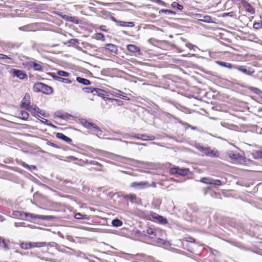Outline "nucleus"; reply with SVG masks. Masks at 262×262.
Wrapping results in <instances>:
<instances>
[{
  "label": "nucleus",
  "mask_w": 262,
  "mask_h": 262,
  "mask_svg": "<svg viewBox=\"0 0 262 262\" xmlns=\"http://www.w3.org/2000/svg\"><path fill=\"white\" fill-rule=\"evenodd\" d=\"M33 91L36 93H41L46 95H51L53 93V89L51 86L40 82L34 84Z\"/></svg>",
  "instance_id": "f257e3e1"
},
{
  "label": "nucleus",
  "mask_w": 262,
  "mask_h": 262,
  "mask_svg": "<svg viewBox=\"0 0 262 262\" xmlns=\"http://www.w3.org/2000/svg\"><path fill=\"white\" fill-rule=\"evenodd\" d=\"M13 215L17 218H20L23 220H25L26 219H28V217H30L31 219H38L40 220H47L48 219V216L42 215H37L35 214L32 213H27L20 211H14L13 213Z\"/></svg>",
  "instance_id": "f03ea898"
},
{
  "label": "nucleus",
  "mask_w": 262,
  "mask_h": 262,
  "mask_svg": "<svg viewBox=\"0 0 262 262\" xmlns=\"http://www.w3.org/2000/svg\"><path fill=\"white\" fill-rule=\"evenodd\" d=\"M195 147L203 154L210 157H218L219 152L215 149H211L210 147H204L199 144L195 145Z\"/></svg>",
  "instance_id": "7ed1b4c3"
},
{
  "label": "nucleus",
  "mask_w": 262,
  "mask_h": 262,
  "mask_svg": "<svg viewBox=\"0 0 262 262\" xmlns=\"http://www.w3.org/2000/svg\"><path fill=\"white\" fill-rule=\"evenodd\" d=\"M23 65L25 68L30 70L33 69L35 71L41 72L43 71L42 66L38 62L30 60L23 63Z\"/></svg>",
  "instance_id": "20e7f679"
},
{
  "label": "nucleus",
  "mask_w": 262,
  "mask_h": 262,
  "mask_svg": "<svg viewBox=\"0 0 262 262\" xmlns=\"http://www.w3.org/2000/svg\"><path fill=\"white\" fill-rule=\"evenodd\" d=\"M80 122L84 127L88 129H94L96 131H101V129L96 124L90 122L85 119L82 118L80 119Z\"/></svg>",
  "instance_id": "39448f33"
},
{
  "label": "nucleus",
  "mask_w": 262,
  "mask_h": 262,
  "mask_svg": "<svg viewBox=\"0 0 262 262\" xmlns=\"http://www.w3.org/2000/svg\"><path fill=\"white\" fill-rule=\"evenodd\" d=\"M73 116L62 110H58L54 114V118L55 119H61L65 120H70L73 118Z\"/></svg>",
  "instance_id": "423d86ee"
},
{
  "label": "nucleus",
  "mask_w": 262,
  "mask_h": 262,
  "mask_svg": "<svg viewBox=\"0 0 262 262\" xmlns=\"http://www.w3.org/2000/svg\"><path fill=\"white\" fill-rule=\"evenodd\" d=\"M31 96L29 93H25L24 97H23L21 104L20 106L21 108H25L26 110H27L29 108L31 105Z\"/></svg>",
  "instance_id": "0eeeda50"
},
{
  "label": "nucleus",
  "mask_w": 262,
  "mask_h": 262,
  "mask_svg": "<svg viewBox=\"0 0 262 262\" xmlns=\"http://www.w3.org/2000/svg\"><path fill=\"white\" fill-rule=\"evenodd\" d=\"M11 73L12 74L13 77H17L19 78L20 80H24L27 78L28 76L26 72H25L24 71L16 69H12L11 70Z\"/></svg>",
  "instance_id": "6e6552de"
},
{
  "label": "nucleus",
  "mask_w": 262,
  "mask_h": 262,
  "mask_svg": "<svg viewBox=\"0 0 262 262\" xmlns=\"http://www.w3.org/2000/svg\"><path fill=\"white\" fill-rule=\"evenodd\" d=\"M170 172L171 174H178L180 176H185L188 174L189 172V170L188 168L173 167L170 169Z\"/></svg>",
  "instance_id": "1a4fd4ad"
},
{
  "label": "nucleus",
  "mask_w": 262,
  "mask_h": 262,
  "mask_svg": "<svg viewBox=\"0 0 262 262\" xmlns=\"http://www.w3.org/2000/svg\"><path fill=\"white\" fill-rule=\"evenodd\" d=\"M130 186L136 189H143L149 187L148 182L147 181L135 182L131 184Z\"/></svg>",
  "instance_id": "9d476101"
},
{
  "label": "nucleus",
  "mask_w": 262,
  "mask_h": 262,
  "mask_svg": "<svg viewBox=\"0 0 262 262\" xmlns=\"http://www.w3.org/2000/svg\"><path fill=\"white\" fill-rule=\"evenodd\" d=\"M151 217L155 220V221L162 224H166L167 223V220L166 218H164L162 216L159 215L158 214L151 212L150 213Z\"/></svg>",
  "instance_id": "9b49d317"
},
{
  "label": "nucleus",
  "mask_w": 262,
  "mask_h": 262,
  "mask_svg": "<svg viewBox=\"0 0 262 262\" xmlns=\"http://www.w3.org/2000/svg\"><path fill=\"white\" fill-rule=\"evenodd\" d=\"M27 110L29 111L33 115L35 116H38L39 117H40V115H42L43 116H46L45 113H42L40 109L36 106L33 107L32 105Z\"/></svg>",
  "instance_id": "f8f14e48"
},
{
  "label": "nucleus",
  "mask_w": 262,
  "mask_h": 262,
  "mask_svg": "<svg viewBox=\"0 0 262 262\" xmlns=\"http://www.w3.org/2000/svg\"><path fill=\"white\" fill-rule=\"evenodd\" d=\"M133 136L137 139L145 141L152 140L155 139V137L153 136H148L143 134H135Z\"/></svg>",
  "instance_id": "ddd939ff"
},
{
  "label": "nucleus",
  "mask_w": 262,
  "mask_h": 262,
  "mask_svg": "<svg viewBox=\"0 0 262 262\" xmlns=\"http://www.w3.org/2000/svg\"><path fill=\"white\" fill-rule=\"evenodd\" d=\"M127 49L131 53H133V54H140V48L135 45H132V44H130V45H128L127 46Z\"/></svg>",
  "instance_id": "4468645a"
},
{
  "label": "nucleus",
  "mask_w": 262,
  "mask_h": 262,
  "mask_svg": "<svg viewBox=\"0 0 262 262\" xmlns=\"http://www.w3.org/2000/svg\"><path fill=\"white\" fill-rule=\"evenodd\" d=\"M242 4L245 7L246 11L249 12L251 14L255 13V11L254 8L249 3H247L244 0V2L243 3H242Z\"/></svg>",
  "instance_id": "2eb2a0df"
},
{
  "label": "nucleus",
  "mask_w": 262,
  "mask_h": 262,
  "mask_svg": "<svg viewBox=\"0 0 262 262\" xmlns=\"http://www.w3.org/2000/svg\"><path fill=\"white\" fill-rule=\"evenodd\" d=\"M179 124L181 126L182 129H184L185 130H188V129L195 130L197 129L195 126H191L186 122H183L180 121L179 122Z\"/></svg>",
  "instance_id": "dca6fc26"
},
{
  "label": "nucleus",
  "mask_w": 262,
  "mask_h": 262,
  "mask_svg": "<svg viewBox=\"0 0 262 262\" xmlns=\"http://www.w3.org/2000/svg\"><path fill=\"white\" fill-rule=\"evenodd\" d=\"M215 63L222 67H225L228 68L229 69H231L234 68V66H233L231 63L228 62H225L222 61L217 60L215 61Z\"/></svg>",
  "instance_id": "f3484780"
},
{
  "label": "nucleus",
  "mask_w": 262,
  "mask_h": 262,
  "mask_svg": "<svg viewBox=\"0 0 262 262\" xmlns=\"http://www.w3.org/2000/svg\"><path fill=\"white\" fill-rule=\"evenodd\" d=\"M234 68L237 69L239 71H240V72H242V73H243L244 74H246L247 75H251V74H252L254 72V71L250 72V71L247 70L245 68V67L243 66H234Z\"/></svg>",
  "instance_id": "a211bd4d"
},
{
  "label": "nucleus",
  "mask_w": 262,
  "mask_h": 262,
  "mask_svg": "<svg viewBox=\"0 0 262 262\" xmlns=\"http://www.w3.org/2000/svg\"><path fill=\"white\" fill-rule=\"evenodd\" d=\"M105 49L113 53H117L118 51L117 46L111 43L106 45Z\"/></svg>",
  "instance_id": "6ab92c4d"
},
{
  "label": "nucleus",
  "mask_w": 262,
  "mask_h": 262,
  "mask_svg": "<svg viewBox=\"0 0 262 262\" xmlns=\"http://www.w3.org/2000/svg\"><path fill=\"white\" fill-rule=\"evenodd\" d=\"M114 20L118 23L119 26H121V27H134V22L133 21H130V22H125V21H117V20L114 19Z\"/></svg>",
  "instance_id": "aec40b11"
},
{
  "label": "nucleus",
  "mask_w": 262,
  "mask_h": 262,
  "mask_svg": "<svg viewBox=\"0 0 262 262\" xmlns=\"http://www.w3.org/2000/svg\"><path fill=\"white\" fill-rule=\"evenodd\" d=\"M65 20L77 24L79 23L78 19L74 16H69L68 15H64L62 17Z\"/></svg>",
  "instance_id": "412c9836"
},
{
  "label": "nucleus",
  "mask_w": 262,
  "mask_h": 262,
  "mask_svg": "<svg viewBox=\"0 0 262 262\" xmlns=\"http://www.w3.org/2000/svg\"><path fill=\"white\" fill-rule=\"evenodd\" d=\"M56 137L58 138L62 139L63 140L69 143L71 142L72 141V140L70 138L67 137L62 133H57L56 134Z\"/></svg>",
  "instance_id": "4be33fe9"
},
{
  "label": "nucleus",
  "mask_w": 262,
  "mask_h": 262,
  "mask_svg": "<svg viewBox=\"0 0 262 262\" xmlns=\"http://www.w3.org/2000/svg\"><path fill=\"white\" fill-rule=\"evenodd\" d=\"M46 245V242H31V249L35 247H42Z\"/></svg>",
  "instance_id": "5701e85b"
},
{
  "label": "nucleus",
  "mask_w": 262,
  "mask_h": 262,
  "mask_svg": "<svg viewBox=\"0 0 262 262\" xmlns=\"http://www.w3.org/2000/svg\"><path fill=\"white\" fill-rule=\"evenodd\" d=\"M76 80L80 83H82L85 85H88L91 84V82L89 80L83 78L78 77L76 78Z\"/></svg>",
  "instance_id": "b1692460"
},
{
  "label": "nucleus",
  "mask_w": 262,
  "mask_h": 262,
  "mask_svg": "<svg viewBox=\"0 0 262 262\" xmlns=\"http://www.w3.org/2000/svg\"><path fill=\"white\" fill-rule=\"evenodd\" d=\"M19 117L23 120H27L29 116V114L26 111H21L18 113Z\"/></svg>",
  "instance_id": "393cba45"
},
{
  "label": "nucleus",
  "mask_w": 262,
  "mask_h": 262,
  "mask_svg": "<svg viewBox=\"0 0 262 262\" xmlns=\"http://www.w3.org/2000/svg\"><path fill=\"white\" fill-rule=\"evenodd\" d=\"M228 155L231 158L233 159L237 160L239 158V154L237 152H234L232 151H228Z\"/></svg>",
  "instance_id": "a878e982"
},
{
  "label": "nucleus",
  "mask_w": 262,
  "mask_h": 262,
  "mask_svg": "<svg viewBox=\"0 0 262 262\" xmlns=\"http://www.w3.org/2000/svg\"><path fill=\"white\" fill-rule=\"evenodd\" d=\"M123 198L129 200L132 202H134L136 200V196L135 194H126L123 196Z\"/></svg>",
  "instance_id": "bb28decb"
},
{
  "label": "nucleus",
  "mask_w": 262,
  "mask_h": 262,
  "mask_svg": "<svg viewBox=\"0 0 262 262\" xmlns=\"http://www.w3.org/2000/svg\"><path fill=\"white\" fill-rule=\"evenodd\" d=\"M112 224L114 227H120L122 225L123 223L121 220L116 219L112 221Z\"/></svg>",
  "instance_id": "cd10ccee"
},
{
  "label": "nucleus",
  "mask_w": 262,
  "mask_h": 262,
  "mask_svg": "<svg viewBox=\"0 0 262 262\" xmlns=\"http://www.w3.org/2000/svg\"><path fill=\"white\" fill-rule=\"evenodd\" d=\"M83 90L86 93H93L94 92H98V91H100L101 90L99 89H96V88H94L89 87V88H84Z\"/></svg>",
  "instance_id": "c85d7f7f"
},
{
  "label": "nucleus",
  "mask_w": 262,
  "mask_h": 262,
  "mask_svg": "<svg viewBox=\"0 0 262 262\" xmlns=\"http://www.w3.org/2000/svg\"><path fill=\"white\" fill-rule=\"evenodd\" d=\"M171 7L173 8H176L179 10H182L183 9V6L176 2H174L171 4Z\"/></svg>",
  "instance_id": "c756f323"
},
{
  "label": "nucleus",
  "mask_w": 262,
  "mask_h": 262,
  "mask_svg": "<svg viewBox=\"0 0 262 262\" xmlns=\"http://www.w3.org/2000/svg\"><path fill=\"white\" fill-rule=\"evenodd\" d=\"M146 233H147V235H152L155 237V238H157L156 231V230H154V229L150 228H148L146 231Z\"/></svg>",
  "instance_id": "7c9ffc66"
},
{
  "label": "nucleus",
  "mask_w": 262,
  "mask_h": 262,
  "mask_svg": "<svg viewBox=\"0 0 262 262\" xmlns=\"http://www.w3.org/2000/svg\"><path fill=\"white\" fill-rule=\"evenodd\" d=\"M95 38L97 40H100L102 41H104L105 40V36L104 35L101 33H96L95 34Z\"/></svg>",
  "instance_id": "2f4dec72"
},
{
  "label": "nucleus",
  "mask_w": 262,
  "mask_h": 262,
  "mask_svg": "<svg viewBox=\"0 0 262 262\" xmlns=\"http://www.w3.org/2000/svg\"><path fill=\"white\" fill-rule=\"evenodd\" d=\"M21 248L25 250L31 249V242L23 243L21 244Z\"/></svg>",
  "instance_id": "473e14b6"
},
{
  "label": "nucleus",
  "mask_w": 262,
  "mask_h": 262,
  "mask_svg": "<svg viewBox=\"0 0 262 262\" xmlns=\"http://www.w3.org/2000/svg\"><path fill=\"white\" fill-rule=\"evenodd\" d=\"M200 20L202 21L208 23H211L212 21V18L211 17V16H208V15L204 16L203 18L200 19Z\"/></svg>",
  "instance_id": "72a5a7b5"
},
{
  "label": "nucleus",
  "mask_w": 262,
  "mask_h": 262,
  "mask_svg": "<svg viewBox=\"0 0 262 262\" xmlns=\"http://www.w3.org/2000/svg\"><path fill=\"white\" fill-rule=\"evenodd\" d=\"M57 81L65 83H71L72 82V81L69 79L62 78L60 76L59 78H57Z\"/></svg>",
  "instance_id": "f704fd0d"
},
{
  "label": "nucleus",
  "mask_w": 262,
  "mask_h": 262,
  "mask_svg": "<svg viewBox=\"0 0 262 262\" xmlns=\"http://www.w3.org/2000/svg\"><path fill=\"white\" fill-rule=\"evenodd\" d=\"M75 217L77 219H88L87 215H83L80 213H77L75 215Z\"/></svg>",
  "instance_id": "c9c22d12"
},
{
  "label": "nucleus",
  "mask_w": 262,
  "mask_h": 262,
  "mask_svg": "<svg viewBox=\"0 0 262 262\" xmlns=\"http://www.w3.org/2000/svg\"><path fill=\"white\" fill-rule=\"evenodd\" d=\"M57 74L59 75L60 76H63V77H69L70 76V73L64 71L62 70H59L57 72Z\"/></svg>",
  "instance_id": "e433bc0d"
},
{
  "label": "nucleus",
  "mask_w": 262,
  "mask_h": 262,
  "mask_svg": "<svg viewBox=\"0 0 262 262\" xmlns=\"http://www.w3.org/2000/svg\"><path fill=\"white\" fill-rule=\"evenodd\" d=\"M209 184H213L215 185H221L222 182L220 180L211 179L210 182H208Z\"/></svg>",
  "instance_id": "4c0bfd02"
},
{
  "label": "nucleus",
  "mask_w": 262,
  "mask_h": 262,
  "mask_svg": "<svg viewBox=\"0 0 262 262\" xmlns=\"http://www.w3.org/2000/svg\"><path fill=\"white\" fill-rule=\"evenodd\" d=\"M253 28L256 30H258L262 28V22H257L253 24Z\"/></svg>",
  "instance_id": "58836bf2"
},
{
  "label": "nucleus",
  "mask_w": 262,
  "mask_h": 262,
  "mask_svg": "<svg viewBox=\"0 0 262 262\" xmlns=\"http://www.w3.org/2000/svg\"><path fill=\"white\" fill-rule=\"evenodd\" d=\"M253 155L255 158H260L262 157V151H255L253 152Z\"/></svg>",
  "instance_id": "ea45409f"
},
{
  "label": "nucleus",
  "mask_w": 262,
  "mask_h": 262,
  "mask_svg": "<svg viewBox=\"0 0 262 262\" xmlns=\"http://www.w3.org/2000/svg\"><path fill=\"white\" fill-rule=\"evenodd\" d=\"M211 180V179H210L209 178H203L201 179L200 181L205 184H209V183L207 182H210Z\"/></svg>",
  "instance_id": "a19ab883"
},
{
  "label": "nucleus",
  "mask_w": 262,
  "mask_h": 262,
  "mask_svg": "<svg viewBox=\"0 0 262 262\" xmlns=\"http://www.w3.org/2000/svg\"><path fill=\"white\" fill-rule=\"evenodd\" d=\"M13 59L12 58L7 56L5 54H0V59Z\"/></svg>",
  "instance_id": "79ce46f5"
},
{
  "label": "nucleus",
  "mask_w": 262,
  "mask_h": 262,
  "mask_svg": "<svg viewBox=\"0 0 262 262\" xmlns=\"http://www.w3.org/2000/svg\"><path fill=\"white\" fill-rule=\"evenodd\" d=\"M41 122L50 125V126H51L52 127H53L54 128H56V127L53 124H52L51 123H48L49 121L47 120V119H44L43 118V120H41Z\"/></svg>",
  "instance_id": "37998d69"
},
{
  "label": "nucleus",
  "mask_w": 262,
  "mask_h": 262,
  "mask_svg": "<svg viewBox=\"0 0 262 262\" xmlns=\"http://www.w3.org/2000/svg\"><path fill=\"white\" fill-rule=\"evenodd\" d=\"M0 247L5 249L7 248L4 240L0 238Z\"/></svg>",
  "instance_id": "c03bdc74"
},
{
  "label": "nucleus",
  "mask_w": 262,
  "mask_h": 262,
  "mask_svg": "<svg viewBox=\"0 0 262 262\" xmlns=\"http://www.w3.org/2000/svg\"><path fill=\"white\" fill-rule=\"evenodd\" d=\"M46 245L45 247L47 246H50V247H56L57 244L55 242H51V243H47L46 242Z\"/></svg>",
  "instance_id": "a18cd8bd"
},
{
  "label": "nucleus",
  "mask_w": 262,
  "mask_h": 262,
  "mask_svg": "<svg viewBox=\"0 0 262 262\" xmlns=\"http://www.w3.org/2000/svg\"><path fill=\"white\" fill-rule=\"evenodd\" d=\"M19 29L21 31H27L29 30V26H24L19 27Z\"/></svg>",
  "instance_id": "49530a36"
},
{
  "label": "nucleus",
  "mask_w": 262,
  "mask_h": 262,
  "mask_svg": "<svg viewBox=\"0 0 262 262\" xmlns=\"http://www.w3.org/2000/svg\"><path fill=\"white\" fill-rule=\"evenodd\" d=\"M48 74L51 76L54 80L57 81V78H59V76L55 75L54 73H49Z\"/></svg>",
  "instance_id": "de8ad7c7"
},
{
  "label": "nucleus",
  "mask_w": 262,
  "mask_h": 262,
  "mask_svg": "<svg viewBox=\"0 0 262 262\" xmlns=\"http://www.w3.org/2000/svg\"><path fill=\"white\" fill-rule=\"evenodd\" d=\"M106 26H104V25H101L100 26V29L103 31H104V32H107V29L106 28Z\"/></svg>",
  "instance_id": "09e8293b"
},
{
  "label": "nucleus",
  "mask_w": 262,
  "mask_h": 262,
  "mask_svg": "<svg viewBox=\"0 0 262 262\" xmlns=\"http://www.w3.org/2000/svg\"><path fill=\"white\" fill-rule=\"evenodd\" d=\"M47 144H49V145L52 146V147H55V148H59V147H58V146L57 145H56V144H54L53 143L49 142Z\"/></svg>",
  "instance_id": "8fccbe9b"
},
{
  "label": "nucleus",
  "mask_w": 262,
  "mask_h": 262,
  "mask_svg": "<svg viewBox=\"0 0 262 262\" xmlns=\"http://www.w3.org/2000/svg\"><path fill=\"white\" fill-rule=\"evenodd\" d=\"M22 166L24 167H25V168H30V165H29L28 164H27L25 162H23L22 163Z\"/></svg>",
  "instance_id": "3c124183"
},
{
  "label": "nucleus",
  "mask_w": 262,
  "mask_h": 262,
  "mask_svg": "<svg viewBox=\"0 0 262 262\" xmlns=\"http://www.w3.org/2000/svg\"><path fill=\"white\" fill-rule=\"evenodd\" d=\"M78 41V40L76 39H72L70 41V42L71 43H77Z\"/></svg>",
  "instance_id": "603ef678"
},
{
  "label": "nucleus",
  "mask_w": 262,
  "mask_h": 262,
  "mask_svg": "<svg viewBox=\"0 0 262 262\" xmlns=\"http://www.w3.org/2000/svg\"><path fill=\"white\" fill-rule=\"evenodd\" d=\"M91 163L94 164V165H97V166H101V164H100L99 163L97 162H95V161H93L91 162Z\"/></svg>",
  "instance_id": "864d4df0"
},
{
  "label": "nucleus",
  "mask_w": 262,
  "mask_h": 262,
  "mask_svg": "<svg viewBox=\"0 0 262 262\" xmlns=\"http://www.w3.org/2000/svg\"><path fill=\"white\" fill-rule=\"evenodd\" d=\"M231 1H232V2H240L242 4L244 3V0H230Z\"/></svg>",
  "instance_id": "5fc2aeb1"
},
{
  "label": "nucleus",
  "mask_w": 262,
  "mask_h": 262,
  "mask_svg": "<svg viewBox=\"0 0 262 262\" xmlns=\"http://www.w3.org/2000/svg\"><path fill=\"white\" fill-rule=\"evenodd\" d=\"M28 169L31 170H32L34 169H36V167L34 165H31V166H30V168H29Z\"/></svg>",
  "instance_id": "6e6d98bb"
},
{
  "label": "nucleus",
  "mask_w": 262,
  "mask_h": 262,
  "mask_svg": "<svg viewBox=\"0 0 262 262\" xmlns=\"http://www.w3.org/2000/svg\"><path fill=\"white\" fill-rule=\"evenodd\" d=\"M231 13H232V12H230V13H224L223 16H232V14H231Z\"/></svg>",
  "instance_id": "4d7b16f0"
},
{
  "label": "nucleus",
  "mask_w": 262,
  "mask_h": 262,
  "mask_svg": "<svg viewBox=\"0 0 262 262\" xmlns=\"http://www.w3.org/2000/svg\"><path fill=\"white\" fill-rule=\"evenodd\" d=\"M31 255L32 256H36V257H39V256H38V254H35V253H32V252H31Z\"/></svg>",
  "instance_id": "13d9d810"
},
{
  "label": "nucleus",
  "mask_w": 262,
  "mask_h": 262,
  "mask_svg": "<svg viewBox=\"0 0 262 262\" xmlns=\"http://www.w3.org/2000/svg\"><path fill=\"white\" fill-rule=\"evenodd\" d=\"M123 99H129L127 96H124V95H122V97Z\"/></svg>",
  "instance_id": "bf43d9fd"
},
{
  "label": "nucleus",
  "mask_w": 262,
  "mask_h": 262,
  "mask_svg": "<svg viewBox=\"0 0 262 262\" xmlns=\"http://www.w3.org/2000/svg\"><path fill=\"white\" fill-rule=\"evenodd\" d=\"M120 172H121L122 173H125V174L127 173V172L125 171L121 170Z\"/></svg>",
  "instance_id": "052dcab7"
},
{
  "label": "nucleus",
  "mask_w": 262,
  "mask_h": 262,
  "mask_svg": "<svg viewBox=\"0 0 262 262\" xmlns=\"http://www.w3.org/2000/svg\"><path fill=\"white\" fill-rule=\"evenodd\" d=\"M114 96H117V97H121V95L118 94L117 93H116V94L114 95Z\"/></svg>",
  "instance_id": "680f3d73"
},
{
  "label": "nucleus",
  "mask_w": 262,
  "mask_h": 262,
  "mask_svg": "<svg viewBox=\"0 0 262 262\" xmlns=\"http://www.w3.org/2000/svg\"><path fill=\"white\" fill-rule=\"evenodd\" d=\"M15 226L16 227H18V225L17 224V223H15Z\"/></svg>",
  "instance_id": "e2e57ef3"
},
{
  "label": "nucleus",
  "mask_w": 262,
  "mask_h": 262,
  "mask_svg": "<svg viewBox=\"0 0 262 262\" xmlns=\"http://www.w3.org/2000/svg\"><path fill=\"white\" fill-rule=\"evenodd\" d=\"M254 89H255L256 91H260V90H259L258 89H257V88H255Z\"/></svg>",
  "instance_id": "0e129e2a"
},
{
  "label": "nucleus",
  "mask_w": 262,
  "mask_h": 262,
  "mask_svg": "<svg viewBox=\"0 0 262 262\" xmlns=\"http://www.w3.org/2000/svg\"><path fill=\"white\" fill-rule=\"evenodd\" d=\"M118 92L120 93H122V92L121 91H118Z\"/></svg>",
  "instance_id": "69168bd1"
}]
</instances>
